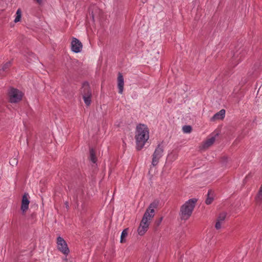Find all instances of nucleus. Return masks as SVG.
<instances>
[{"instance_id": "obj_1", "label": "nucleus", "mask_w": 262, "mask_h": 262, "mask_svg": "<svg viewBox=\"0 0 262 262\" xmlns=\"http://www.w3.org/2000/svg\"><path fill=\"white\" fill-rule=\"evenodd\" d=\"M158 204L159 202L155 201L146 209L138 229L139 235H143L147 231L150 222L155 215L154 209L157 207Z\"/></svg>"}, {"instance_id": "obj_2", "label": "nucleus", "mask_w": 262, "mask_h": 262, "mask_svg": "<svg viewBox=\"0 0 262 262\" xmlns=\"http://www.w3.org/2000/svg\"><path fill=\"white\" fill-rule=\"evenodd\" d=\"M149 138V130L147 126L140 124L136 127L135 138L137 150H140L145 145Z\"/></svg>"}, {"instance_id": "obj_3", "label": "nucleus", "mask_w": 262, "mask_h": 262, "mask_svg": "<svg viewBox=\"0 0 262 262\" xmlns=\"http://www.w3.org/2000/svg\"><path fill=\"white\" fill-rule=\"evenodd\" d=\"M196 202V199H190L181 206L180 215L182 220H187L190 217L195 205Z\"/></svg>"}, {"instance_id": "obj_4", "label": "nucleus", "mask_w": 262, "mask_h": 262, "mask_svg": "<svg viewBox=\"0 0 262 262\" xmlns=\"http://www.w3.org/2000/svg\"><path fill=\"white\" fill-rule=\"evenodd\" d=\"M23 95V93L19 90L11 88L8 92L9 101L11 103H18L21 100Z\"/></svg>"}, {"instance_id": "obj_5", "label": "nucleus", "mask_w": 262, "mask_h": 262, "mask_svg": "<svg viewBox=\"0 0 262 262\" xmlns=\"http://www.w3.org/2000/svg\"><path fill=\"white\" fill-rule=\"evenodd\" d=\"M81 93L85 104L89 106L91 103L92 93L88 83H84L82 88Z\"/></svg>"}, {"instance_id": "obj_6", "label": "nucleus", "mask_w": 262, "mask_h": 262, "mask_svg": "<svg viewBox=\"0 0 262 262\" xmlns=\"http://www.w3.org/2000/svg\"><path fill=\"white\" fill-rule=\"evenodd\" d=\"M164 148L163 146L161 145H158L156 147L153 155H152V159L151 164L152 166H156L159 162L160 159L162 158L163 155Z\"/></svg>"}, {"instance_id": "obj_7", "label": "nucleus", "mask_w": 262, "mask_h": 262, "mask_svg": "<svg viewBox=\"0 0 262 262\" xmlns=\"http://www.w3.org/2000/svg\"><path fill=\"white\" fill-rule=\"evenodd\" d=\"M57 247L58 250L65 255H67L70 250L65 240L61 237L59 236L57 238Z\"/></svg>"}, {"instance_id": "obj_8", "label": "nucleus", "mask_w": 262, "mask_h": 262, "mask_svg": "<svg viewBox=\"0 0 262 262\" xmlns=\"http://www.w3.org/2000/svg\"><path fill=\"white\" fill-rule=\"evenodd\" d=\"M71 48L75 53H79L82 50V45L78 39L74 38L71 42Z\"/></svg>"}, {"instance_id": "obj_9", "label": "nucleus", "mask_w": 262, "mask_h": 262, "mask_svg": "<svg viewBox=\"0 0 262 262\" xmlns=\"http://www.w3.org/2000/svg\"><path fill=\"white\" fill-rule=\"evenodd\" d=\"M29 203V194L25 193L23 196L21 205V210L23 212H25L28 210Z\"/></svg>"}, {"instance_id": "obj_10", "label": "nucleus", "mask_w": 262, "mask_h": 262, "mask_svg": "<svg viewBox=\"0 0 262 262\" xmlns=\"http://www.w3.org/2000/svg\"><path fill=\"white\" fill-rule=\"evenodd\" d=\"M226 217V213L225 212H222L219 214L215 225V227L217 230L221 228L222 225L223 224Z\"/></svg>"}, {"instance_id": "obj_11", "label": "nucleus", "mask_w": 262, "mask_h": 262, "mask_svg": "<svg viewBox=\"0 0 262 262\" xmlns=\"http://www.w3.org/2000/svg\"><path fill=\"white\" fill-rule=\"evenodd\" d=\"M118 87L119 89V93L122 94L124 88V79L122 75L119 73L117 78Z\"/></svg>"}, {"instance_id": "obj_12", "label": "nucleus", "mask_w": 262, "mask_h": 262, "mask_svg": "<svg viewBox=\"0 0 262 262\" xmlns=\"http://www.w3.org/2000/svg\"><path fill=\"white\" fill-rule=\"evenodd\" d=\"M255 201L257 205L262 204V183L255 197Z\"/></svg>"}, {"instance_id": "obj_13", "label": "nucleus", "mask_w": 262, "mask_h": 262, "mask_svg": "<svg viewBox=\"0 0 262 262\" xmlns=\"http://www.w3.org/2000/svg\"><path fill=\"white\" fill-rule=\"evenodd\" d=\"M225 116V110H221L219 112L216 113L211 118V120L214 121L216 120L223 119Z\"/></svg>"}, {"instance_id": "obj_14", "label": "nucleus", "mask_w": 262, "mask_h": 262, "mask_svg": "<svg viewBox=\"0 0 262 262\" xmlns=\"http://www.w3.org/2000/svg\"><path fill=\"white\" fill-rule=\"evenodd\" d=\"M215 141V137H212L207 139L203 144L202 148L206 149L212 145Z\"/></svg>"}, {"instance_id": "obj_15", "label": "nucleus", "mask_w": 262, "mask_h": 262, "mask_svg": "<svg viewBox=\"0 0 262 262\" xmlns=\"http://www.w3.org/2000/svg\"><path fill=\"white\" fill-rule=\"evenodd\" d=\"M213 192L210 190L208 192L207 198L206 200V203L207 205L210 204L213 200Z\"/></svg>"}, {"instance_id": "obj_16", "label": "nucleus", "mask_w": 262, "mask_h": 262, "mask_svg": "<svg viewBox=\"0 0 262 262\" xmlns=\"http://www.w3.org/2000/svg\"><path fill=\"white\" fill-rule=\"evenodd\" d=\"M128 234V229H125L123 230L121 233V238H120V242L121 243H124L125 242V238L126 237Z\"/></svg>"}, {"instance_id": "obj_17", "label": "nucleus", "mask_w": 262, "mask_h": 262, "mask_svg": "<svg viewBox=\"0 0 262 262\" xmlns=\"http://www.w3.org/2000/svg\"><path fill=\"white\" fill-rule=\"evenodd\" d=\"M191 127L189 125H185L183 127V131L185 133H189L191 131Z\"/></svg>"}, {"instance_id": "obj_18", "label": "nucleus", "mask_w": 262, "mask_h": 262, "mask_svg": "<svg viewBox=\"0 0 262 262\" xmlns=\"http://www.w3.org/2000/svg\"><path fill=\"white\" fill-rule=\"evenodd\" d=\"M90 157H91V161L95 163L96 160V157L95 156L94 151L92 149H91V150H90Z\"/></svg>"}, {"instance_id": "obj_19", "label": "nucleus", "mask_w": 262, "mask_h": 262, "mask_svg": "<svg viewBox=\"0 0 262 262\" xmlns=\"http://www.w3.org/2000/svg\"><path fill=\"white\" fill-rule=\"evenodd\" d=\"M11 64V63L10 61H9V62H7V63H6L3 67V71L7 70L10 67Z\"/></svg>"}, {"instance_id": "obj_20", "label": "nucleus", "mask_w": 262, "mask_h": 262, "mask_svg": "<svg viewBox=\"0 0 262 262\" xmlns=\"http://www.w3.org/2000/svg\"><path fill=\"white\" fill-rule=\"evenodd\" d=\"M162 220H163V217H160V218L159 219V220H158V221H156V224H157V226H159V225L161 224V222H162Z\"/></svg>"}, {"instance_id": "obj_21", "label": "nucleus", "mask_w": 262, "mask_h": 262, "mask_svg": "<svg viewBox=\"0 0 262 262\" xmlns=\"http://www.w3.org/2000/svg\"><path fill=\"white\" fill-rule=\"evenodd\" d=\"M21 10H20V9H18L17 10V11H16V15H17V16H18V15H19V16H20V17H21Z\"/></svg>"}, {"instance_id": "obj_22", "label": "nucleus", "mask_w": 262, "mask_h": 262, "mask_svg": "<svg viewBox=\"0 0 262 262\" xmlns=\"http://www.w3.org/2000/svg\"><path fill=\"white\" fill-rule=\"evenodd\" d=\"M20 18H21V17L19 16V15L18 16L16 15V17L15 18L14 21L15 23L18 22L20 20Z\"/></svg>"}, {"instance_id": "obj_23", "label": "nucleus", "mask_w": 262, "mask_h": 262, "mask_svg": "<svg viewBox=\"0 0 262 262\" xmlns=\"http://www.w3.org/2000/svg\"><path fill=\"white\" fill-rule=\"evenodd\" d=\"M10 164L11 165H13L14 164H16L17 163V162L16 161V159H13L12 160H11L10 162Z\"/></svg>"}, {"instance_id": "obj_24", "label": "nucleus", "mask_w": 262, "mask_h": 262, "mask_svg": "<svg viewBox=\"0 0 262 262\" xmlns=\"http://www.w3.org/2000/svg\"><path fill=\"white\" fill-rule=\"evenodd\" d=\"M38 4H41L42 2H43V0H35Z\"/></svg>"}]
</instances>
